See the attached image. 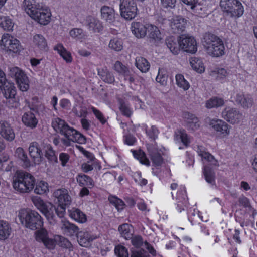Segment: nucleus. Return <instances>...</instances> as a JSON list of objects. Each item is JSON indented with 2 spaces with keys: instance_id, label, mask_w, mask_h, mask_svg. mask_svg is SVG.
<instances>
[{
  "instance_id": "obj_47",
  "label": "nucleus",
  "mask_w": 257,
  "mask_h": 257,
  "mask_svg": "<svg viewBox=\"0 0 257 257\" xmlns=\"http://www.w3.org/2000/svg\"><path fill=\"white\" fill-rule=\"evenodd\" d=\"M14 23L11 19L8 16H0V26L5 30L12 31L14 27Z\"/></svg>"
},
{
  "instance_id": "obj_34",
  "label": "nucleus",
  "mask_w": 257,
  "mask_h": 257,
  "mask_svg": "<svg viewBox=\"0 0 257 257\" xmlns=\"http://www.w3.org/2000/svg\"><path fill=\"white\" fill-rule=\"evenodd\" d=\"M12 228L10 224L4 220H0V240L7 239L11 235Z\"/></svg>"
},
{
  "instance_id": "obj_12",
  "label": "nucleus",
  "mask_w": 257,
  "mask_h": 257,
  "mask_svg": "<svg viewBox=\"0 0 257 257\" xmlns=\"http://www.w3.org/2000/svg\"><path fill=\"white\" fill-rule=\"evenodd\" d=\"M34 236L36 241L43 243L44 246L48 249H53L55 246V240L49 237L48 231L44 228L36 230L34 233Z\"/></svg>"
},
{
  "instance_id": "obj_2",
  "label": "nucleus",
  "mask_w": 257,
  "mask_h": 257,
  "mask_svg": "<svg viewBox=\"0 0 257 257\" xmlns=\"http://www.w3.org/2000/svg\"><path fill=\"white\" fill-rule=\"evenodd\" d=\"M52 126L54 130L64 136L61 142L63 146H73L76 142L84 144L86 142L84 136L73 127H70L64 120L57 117L53 119Z\"/></svg>"
},
{
  "instance_id": "obj_21",
  "label": "nucleus",
  "mask_w": 257,
  "mask_h": 257,
  "mask_svg": "<svg viewBox=\"0 0 257 257\" xmlns=\"http://www.w3.org/2000/svg\"><path fill=\"white\" fill-rule=\"evenodd\" d=\"M101 18L108 24H113L115 20V13L113 8L104 6L100 10Z\"/></svg>"
},
{
  "instance_id": "obj_15",
  "label": "nucleus",
  "mask_w": 257,
  "mask_h": 257,
  "mask_svg": "<svg viewBox=\"0 0 257 257\" xmlns=\"http://www.w3.org/2000/svg\"><path fill=\"white\" fill-rule=\"evenodd\" d=\"M0 136L9 142H12L15 139L14 128L8 121H0Z\"/></svg>"
},
{
  "instance_id": "obj_43",
  "label": "nucleus",
  "mask_w": 257,
  "mask_h": 257,
  "mask_svg": "<svg viewBox=\"0 0 257 257\" xmlns=\"http://www.w3.org/2000/svg\"><path fill=\"white\" fill-rule=\"evenodd\" d=\"M118 231L122 237L128 239L133 235V229L131 225L125 223L119 226Z\"/></svg>"
},
{
  "instance_id": "obj_63",
  "label": "nucleus",
  "mask_w": 257,
  "mask_h": 257,
  "mask_svg": "<svg viewBox=\"0 0 257 257\" xmlns=\"http://www.w3.org/2000/svg\"><path fill=\"white\" fill-rule=\"evenodd\" d=\"M59 160L61 161V164L63 167L66 165L67 163L69 160V156L66 153H61L59 154Z\"/></svg>"
},
{
  "instance_id": "obj_54",
  "label": "nucleus",
  "mask_w": 257,
  "mask_h": 257,
  "mask_svg": "<svg viewBox=\"0 0 257 257\" xmlns=\"http://www.w3.org/2000/svg\"><path fill=\"white\" fill-rule=\"evenodd\" d=\"M134 157L138 159L140 162L147 166H149L150 164V162L149 160L147 158L144 152L142 151H139L138 152H134Z\"/></svg>"
},
{
  "instance_id": "obj_11",
  "label": "nucleus",
  "mask_w": 257,
  "mask_h": 257,
  "mask_svg": "<svg viewBox=\"0 0 257 257\" xmlns=\"http://www.w3.org/2000/svg\"><path fill=\"white\" fill-rule=\"evenodd\" d=\"M179 47L183 51L194 54L197 51V44L195 38L188 35H181L178 38Z\"/></svg>"
},
{
  "instance_id": "obj_45",
  "label": "nucleus",
  "mask_w": 257,
  "mask_h": 257,
  "mask_svg": "<svg viewBox=\"0 0 257 257\" xmlns=\"http://www.w3.org/2000/svg\"><path fill=\"white\" fill-rule=\"evenodd\" d=\"M149 36L150 38L159 41L162 39V34L159 29L155 26L148 24V31Z\"/></svg>"
},
{
  "instance_id": "obj_31",
  "label": "nucleus",
  "mask_w": 257,
  "mask_h": 257,
  "mask_svg": "<svg viewBox=\"0 0 257 257\" xmlns=\"http://www.w3.org/2000/svg\"><path fill=\"white\" fill-rule=\"evenodd\" d=\"M186 123L185 126L190 131H195L200 127L199 121L197 117L192 114H187L186 116Z\"/></svg>"
},
{
  "instance_id": "obj_39",
  "label": "nucleus",
  "mask_w": 257,
  "mask_h": 257,
  "mask_svg": "<svg viewBox=\"0 0 257 257\" xmlns=\"http://www.w3.org/2000/svg\"><path fill=\"white\" fill-rule=\"evenodd\" d=\"M54 50L56 51L67 62H71L72 61V58L71 53L64 47L62 44L59 43L56 45L54 47Z\"/></svg>"
},
{
  "instance_id": "obj_41",
  "label": "nucleus",
  "mask_w": 257,
  "mask_h": 257,
  "mask_svg": "<svg viewBox=\"0 0 257 257\" xmlns=\"http://www.w3.org/2000/svg\"><path fill=\"white\" fill-rule=\"evenodd\" d=\"M244 13V8L242 4L237 1V4L232 6L229 10L227 14L232 17H240Z\"/></svg>"
},
{
  "instance_id": "obj_27",
  "label": "nucleus",
  "mask_w": 257,
  "mask_h": 257,
  "mask_svg": "<svg viewBox=\"0 0 257 257\" xmlns=\"http://www.w3.org/2000/svg\"><path fill=\"white\" fill-rule=\"evenodd\" d=\"M23 123L27 127L34 128L38 124V119L35 114L31 111L25 112L22 117Z\"/></svg>"
},
{
  "instance_id": "obj_24",
  "label": "nucleus",
  "mask_w": 257,
  "mask_h": 257,
  "mask_svg": "<svg viewBox=\"0 0 257 257\" xmlns=\"http://www.w3.org/2000/svg\"><path fill=\"white\" fill-rule=\"evenodd\" d=\"M32 45L36 50L44 51L47 48V43L45 38L41 34H36L32 36Z\"/></svg>"
},
{
  "instance_id": "obj_51",
  "label": "nucleus",
  "mask_w": 257,
  "mask_h": 257,
  "mask_svg": "<svg viewBox=\"0 0 257 257\" xmlns=\"http://www.w3.org/2000/svg\"><path fill=\"white\" fill-rule=\"evenodd\" d=\"M114 69L120 74L125 76L130 73L128 69L121 62L116 61L113 66Z\"/></svg>"
},
{
  "instance_id": "obj_6",
  "label": "nucleus",
  "mask_w": 257,
  "mask_h": 257,
  "mask_svg": "<svg viewBox=\"0 0 257 257\" xmlns=\"http://www.w3.org/2000/svg\"><path fill=\"white\" fill-rule=\"evenodd\" d=\"M35 178L31 174L27 172L16 173L13 179L14 189L21 193H29L34 188Z\"/></svg>"
},
{
  "instance_id": "obj_23",
  "label": "nucleus",
  "mask_w": 257,
  "mask_h": 257,
  "mask_svg": "<svg viewBox=\"0 0 257 257\" xmlns=\"http://www.w3.org/2000/svg\"><path fill=\"white\" fill-rule=\"evenodd\" d=\"M86 22L88 29L90 32L99 33L103 29L102 22L96 18L89 16L86 18Z\"/></svg>"
},
{
  "instance_id": "obj_38",
  "label": "nucleus",
  "mask_w": 257,
  "mask_h": 257,
  "mask_svg": "<svg viewBox=\"0 0 257 257\" xmlns=\"http://www.w3.org/2000/svg\"><path fill=\"white\" fill-rule=\"evenodd\" d=\"M69 215L72 219L79 223H83L87 221L86 215L79 209L72 208Z\"/></svg>"
},
{
  "instance_id": "obj_19",
  "label": "nucleus",
  "mask_w": 257,
  "mask_h": 257,
  "mask_svg": "<svg viewBox=\"0 0 257 257\" xmlns=\"http://www.w3.org/2000/svg\"><path fill=\"white\" fill-rule=\"evenodd\" d=\"M29 154L35 164H39L43 158V153L39 145L36 142H32L28 148Z\"/></svg>"
},
{
  "instance_id": "obj_30",
  "label": "nucleus",
  "mask_w": 257,
  "mask_h": 257,
  "mask_svg": "<svg viewBox=\"0 0 257 257\" xmlns=\"http://www.w3.org/2000/svg\"><path fill=\"white\" fill-rule=\"evenodd\" d=\"M61 228L64 233L70 236L78 235L79 232L78 228L75 225L64 219L61 221Z\"/></svg>"
},
{
  "instance_id": "obj_20",
  "label": "nucleus",
  "mask_w": 257,
  "mask_h": 257,
  "mask_svg": "<svg viewBox=\"0 0 257 257\" xmlns=\"http://www.w3.org/2000/svg\"><path fill=\"white\" fill-rule=\"evenodd\" d=\"M15 158L24 168L30 166L31 162L25 150L21 147H17L14 152Z\"/></svg>"
},
{
  "instance_id": "obj_40",
  "label": "nucleus",
  "mask_w": 257,
  "mask_h": 257,
  "mask_svg": "<svg viewBox=\"0 0 257 257\" xmlns=\"http://www.w3.org/2000/svg\"><path fill=\"white\" fill-rule=\"evenodd\" d=\"M135 65L142 72L146 73L150 69V65L149 62L144 58L137 57L136 58Z\"/></svg>"
},
{
  "instance_id": "obj_8",
  "label": "nucleus",
  "mask_w": 257,
  "mask_h": 257,
  "mask_svg": "<svg viewBox=\"0 0 257 257\" xmlns=\"http://www.w3.org/2000/svg\"><path fill=\"white\" fill-rule=\"evenodd\" d=\"M9 75L14 77L19 89L23 92L27 91L29 88V80L25 72L18 67L9 68Z\"/></svg>"
},
{
  "instance_id": "obj_52",
  "label": "nucleus",
  "mask_w": 257,
  "mask_h": 257,
  "mask_svg": "<svg viewBox=\"0 0 257 257\" xmlns=\"http://www.w3.org/2000/svg\"><path fill=\"white\" fill-rule=\"evenodd\" d=\"M45 157L50 161L52 162H57V157L55 154V151L53 150L52 147L50 145H47L46 147L45 150Z\"/></svg>"
},
{
  "instance_id": "obj_10",
  "label": "nucleus",
  "mask_w": 257,
  "mask_h": 257,
  "mask_svg": "<svg viewBox=\"0 0 257 257\" xmlns=\"http://www.w3.org/2000/svg\"><path fill=\"white\" fill-rule=\"evenodd\" d=\"M119 9L121 17L125 20H132L137 15L138 9L134 0H120Z\"/></svg>"
},
{
  "instance_id": "obj_22",
  "label": "nucleus",
  "mask_w": 257,
  "mask_h": 257,
  "mask_svg": "<svg viewBox=\"0 0 257 257\" xmlns=\"http://www.w3.org/2000/svg\"><path fill=\"white\" fill-rule=\"evenodd\" d=\"M131 30L136 37L143 38L147 34L148 24H144L139 22H133L131 24Z\"/></svg>"
},
{
  "instance_id": "obj_55",
  "label": "nucleus",
  "mask_w": 257,
  "mask_h": 257,
  "mask_svg": "<svg viewBox=\"0 0 257 257\" xmlns=\"http://www.w3.org/2000/svg\"><path fill=\"white\" fill-rule=\"evenodd\" d=\"M156 80L158 83H159L161 85L163 86L167 84V76L165 70L163 69H159Z\"/></svg>"
},
{
  "instance_id": "obj_33",
  "label": "nucleus",
  "mask_w": 257,
  "mask_h": 257,
  "mask_svg": "<svg viewBox=\"0 0 257 257\" xmlns=\"http://www.w3.org/2000/svg\"><path fill=\"white\" fill-rule=\"evenodd\" d=\"M34 193L38 195L47 194L49 192V185L44 180H38L35 184Z\"/></svg>"
},
{
  "instance_id": "obj_61",
  "label": "nucleus",
  "mask_w": 257,
  "mask_h": 257,
  "mask_svg": "<svg viewBox=\"0 0 257 257\" xmlns=\"http://www.w3.org/2000/svg\"><path fill=\"white\" fill-rule=\"evenodd\" d=\"M91 109L97 118L99 119L102 124L105 123L106 120L101 112L94 107H92Z\"/></svg>"
},
{
  "instance_id": "obj_42",
  "label": "nucleus",
  "mask_w": 257,
  "mask_h": 257,
  "mask_svg": "<svg viewBox=\"0 0 257 257\" xmlns=\"http://www.w3.org/2000/svg\"><path fill=\"white\" fill-rule=\"evenodd\" d=\"M174 139L176 141H180L185 146L188 145L190 142L189 137L183 129H178L175 131Z\"/></svg>"
},
{
  "instance_id": "obj_35",
  "label": "nucleus",
  "mask_w": 257,
  "mask_h": 257,
  "mask_svg": "<svg viewBox=\"0 0 257 257\" xmlns=\"http://www.w3.org/2000/svg\"><path fill=\"white\" fill-rule=\"evenodd\" d=\"M203 175L206 181L212 187L216 186L215 172L207 166H204Z\"/></svg>"
},
{
  "instance_id": "obj_36",
  "label": "nucleus",
  "mask_w": 257,
  "mask_h": 257,
  "mask_svg": "<svg viewBox=\"0 0 257 257\" xmlns=\"http://www.w3.org/2000/svg\"><path fill=\"white\" fill-rule=\"evenodd\" d=\"M97 71L98 75L105 82L111 84L114 82V76L106 68L98 69Z\"/></svg>"
},
{
  "instance_id": "obj_13",
  "label": "nucleus",
  "mask_w": 257,
  "mask_h": 257,
  "mask_svg": "<svg viewBox=\"0 0 257 257\" xmlns=\"http://www.w3.org/2000/svg\"><path fill=\"white\" fill-rule=\"evenodd\" d=\"M209 125L222 138H226L230 134L231 126L221 119H212L209 122Z\"/></svg>"
},
{
  "instance_id": "obj_48",
  "label": "nucleus",
  "mask_w": 257,
  "mask_h": 257,
  "mask_svg": "<svg viewBox=\"0 0 257 257\" xmlns=\"http://www.w3.org/2000/svg\"><path fill=\"white\" fill-rule=\"evenodd\" d=\"M77 182L80 185L93 186L94 183L92 179L84 174H79L76 177Z\"/></svg>"
},
{
  "instance_id": "obj_1",
  "label": "nucleus",
  "mask_w": 257,
  "mask_h": 257,
  "mask_svg": "<svg viewBox=\"0 0 257 257\" xmlns=\"http://www.w3.org/2000/svg\"><path fill=\"white\" fill-rule=\"evenodd\" d=\"M54 201L57 206L52 203L45 202L38 196L31 197L32 201L36 208L43 214L48 221L53 224L55 220V214L60 218L63 217L66 212V207L72 202V198L67 189L59 188L55 190L52 194Z\"/></svg>"
},
{
  "instance_id": "obj_62",
  "label": "nucleus",
  "mask_w": 257,
  "mask_h": 257,
  "mask_svg": "<svg viewBox=\"0 0 257 257\" xmlns=\"http://www.w3.org/2000/svg\"><path fill=\"white\" fill-rule=\"evenodd\" d=\"M147 135L152 139H155L158 135V130L155 126H152L146 132Z\"/></svg>"
},
{
  "instance_id": "obj_44",
  "label": "nucleus",
  "mask_w": 257,
  "mask_h": 257,
  "mask_svg": "<svg viewBox=\"0 0 257 257\" xmlns=\"http://www.w3.org/2000/svg\"><path fill=\"white\" fill-rule=\"evenodd\" d=\"M210 76L215 77L218 80H224L228 75L226 70L223 68H215L210 70Z\"/></svg>"
},
{
  "instance_id": "obj_50",
  "label": "nucleus",
  "mask_w": 257,
  "mask_h": 257,
  "mask_svg": "<svg viewBox=\"0 0 257 257\" xmlns=\"http://www.w3.org/2000/svg\"><path fill=\"white\" fill-rule=\"evenodd\" d=\"M237 0H220V6L221 10L227 14L229 10L235 4H237Z\"/></svg>"
},
{
  "instance_id": "obj_32",
  "label": "nucleus",
  "mask_w": 257,
  "mask_h": 257,
  "mask_svg": "<svg viewBox=\"0 0 257 257\" xmlns=\"http://www.w3.org/2000/svg\"><path fill=\"white\" fill-rule=\"evenodd\" d=\"M225 102L223 98L214 96L206 100L205 106L207 109L217 108L224 105Z\"/></svg>"
},
{
  "instance_id": "obj_18",
  "label": "nucleus",
  "mask_w": 257,
  "mask_h": 257,
  "mask_svg": "<svg viewBox=\"0 0 257 257\" xmlns=\"http://www.w3.org/2000/svg\"><path fill=\"white\" fill-rule=\"evenodd\" d=\"M187 25V20L180 16H174L170 20V26L175 33L183 32Z\"/></svg>"
},
{
  "instance_id": "obj_14",
  "label": "nucleus",
  "mask_w": 257,
  "mask_h": 257,
  "mask_svg": "<svg viewBox=\"0 0 257 257\" xmlns=\"http://www.w3.org/2000/svg\"><path fill=\"white\" fill-rule=\"evenodd\" d=\"M222 117L227 122L234 124L240 121L242 114L237 108L227 106L222 111Z\"/></svg>"
},
{
  "instance_id": "obj_29",
  "label": "nucleus",
  "mask_w": 257,
  "mask_h": 257,
  "mask_svg": "<svg viewBox=\"0 0 257 257\" xmlns=\"http://www.w3.org/2000/svg\"><path fill=\"white\" fill-rule=\"evenodd\" d=\"M236 102L244 109L251 108L253 104V99L249 96H244L242 94H237L235 97Z\"/></svg>"
},
{
  "instance_id": "obj_56",
  "label": "nucleus",
  "mask_w": 257,
  "mask_h": 257,
  "mask_svg": "<svg viewBox=\"0 0 257 257\" xmlns=\"http://www.w3.org/2000/svg\"><path fill=\"white\" fill-rule=\"evenodd\" d=\"M115 253L118 257H128V253L127 249L121 245L115 246Z\"/></svg>"
},
{
  "instance_id": "obj_17",
  "label": "nucleus",
  "mask_w": 257,
  "mask_h": 257,
  "mask_svg": "<svg viewBox=\"0 0 257 257\" xmlns=\"http://www.w3.org/2000/svg\"><path fill=\"white\" fill-rule=\"evenodd\" d=\"M148 151L151 159L156 166L160 165L163 162L161 155L163 152L161 149H159L156 144H149L147 146Z\"/></svg>"
},
{
  "instance_id": "obj_53",
  "label": "nucleus",
  "mask_w": 257,
  "mask_h": 257,
  "mask_svg": "<svg viewBox=\"0 0 257 257\" xmlns=\"http://www.w3.org/2000/svg\"><path fill=\"white\" fill-rule=\"evenodd\" d=\"M70 36L74 39L81 40L85 37L84 33L82 29L73 28L69 31Z\"/></svg>"
},
{
  "instance_id": "obj_28",
  "label": "nucleus",
  "mask_w": 257,
  "mask_h": 257,
  "mask_svg": "<svg viewBox=\"0 0 257 257\" xmlns=\"http://www.w3.org/2000/svg\"><path fill=\"white\" fill-rule=\"evenodd\" d=\"M170 188L172 190L177 189V191L176 193L174 192H171V195L173 199L176 198L177 200H182L185 202V199L187 198L186 192L184 186H181L178 188V185L176 183H172L171 184Z\"/></svg>"
},
{
  "instance_id": "obj_9",
  "label": "nucleus",
  "mask_w": 257,
  "mask_h": 257,
  "mask_svg": "<svg viewBox=\"0 0 257 257\" xmlns=\"http://www.w3.org/2000/svg\"><path fill=\"white\" fill-rule=\"evenodd\" d=\"M0 88L3 96L7 100V103L9 107L12 108L18 107L19 103L18 99L15 97L17 90L14 83L8 81Z\"/></svg>"
},
{
  "instance_id": "obj_49",
  "label": "nucleus",
  "mask_w": 257,
  "mask_h": 257,
  "mask_svg": "<svg viewBox=\"0 0 257 257\" xmlns=\"http://www.w3.org/2000/svg\"><path fill=\"white\" fill-rule=\"evenodd\" d=\"M109 48L115 51H121L123 48L122 40L117 38L111 39L109 43Z\"/></svg>"
},
{
  "instance_id": "obj_59",
  "label": "nucleus",
  "mask_w": 257,
  "mask_h": 257,
  "mask_svg": "<svg viewBox=\"0 0 257 257\" xmlns=\"http://www.w3.org/2000/svg\"><path fill=\"white\" fill-rule=\"evenodd\" d=\"M176 0H160V5L162 8L170 9L175 7Z\"/></svg>"
},
{
  "instance_id": "obj_37",
  "label": "nucleus",
  "mask_w": 257,
  "mask_h": 257,
  "mask_svg": "<svg viewBox=\"0 0 257 257\" xmlns=\"http://www.w3.org/2000/svg\"><path fill=\"white\" fill-rule=\"evenodd\" d=\"M166 44L167 48L172 54L174 55L179 54L181 49L178 44V40L177 42L174 37H170L166 39Z\"/></svg>"
},
{
  "instance_id": "obj_57",
  "label": "nucleus",
  "mask_w": 257,
  "mask_h": 257,
  "mask_svg": "<svg viewBox=\"0 0 257 257\" xmlns=\"http://www.w3.org/2000/svg\"><path fill=\"white\" fill-rule=\"evenodd\" d=\"M119 108L122 114L127 117H130L133 113V111L130 107L122 101L119 102Z\"/></svg>"
},
{
  "instance_id": "obj_26",
  "label": "nucleus",
  "mask_w": 257,
  "mask_h": 257,
  "mask_svg": "<svg viewBox=\"0 0 257 257\" xmlns=\"http://www.w3.org/2000/svg\"><path fill=\"white\" fill-rule=\"evenodd\" d=\"M95 236L86 231H80L77 235L78 242L83 247H87L90 242L95 239Z\"/></svg>"
},
{
  "instance_id": "obj_58",
  "label": "nucleus",
  "mask_w": 257,
  "mask_h": 257,
  "mask_svg": "<svg viewBox=\"0 0 257 257\" xmlns=\"http://www.w3.org/2000/svg\"><path fill=\"white\" fill-rule=\"evenodd\" d=\"M109 199L110 203L113 204L118 210L123 209L124 203L121 199L115 196L110 197Z\"/></svg>"
},
{
  "instance_id": "obj_64",
  "label": "nucleus",
  "mask_w": 257,
  "mask_h": 257,
  "mask_svg": "<svg viewBox=\"0 0 257 257\" xmlns=\"http://www.w3.org/2000/svg\"><path fill=\"white\" fill-rule=\"evenodd\" d=\"M238 201L240 205L246 208L252 209L249 200L247 197L245 196H241L239 198Z\"/></svg>"
},
{
  "instance_id": "obj_4",
  "label": "nucleus",
  "mask_w": 257,
  "mask_h": 257,
  "mask_svg": "<svg viewBox=\"0 0 257 257\" xmlns=\"http://www.w3.org/2000/svg\"><path fill=\"white\" fill-rule=\"evenodd\" d=\"M202 44L207 55L218 58L225 54V46L223 41L212 34H206L202 40Z\"/></svg>"
},
{
  "instance_id": "obj_25",
  "label": "nucleus",
  "mask_w": 257,
  "mask_h": 257,
  "mask_svg": "<svg viewBox=\"0 0 257 257\" xmlns=\"http://www.w3.org/2000/svg\"><path fill=\"white\" fill-rule=\"evenodd\" d=\"M189 63L191 68L198 73H203L205 70V66L202 59L192 57L189 59Z\"/></svg>"
},
{
  "instance_id": "obj_16",
  "label": "nucleus",
  "mask_w": 257,
  "mask_h": 257,
  "mask_svg": "<svg viewBox=\"0 0 257 257\" xmlns=\"http://www.w3.org/2000/svg\"><path fill=\"white\" fill-rule=\"evenodd\" d=\"M194 149L198 156L201 158L202 161L205 160L212 166H219V164L218 161L213 156L206 151L204 147L201 145H197L196 147H194Z\"/></svg>"
},
{
  "instance_id": "obj_7",
  "label": "nucleus",
  "mask_w": 257,
  "mask_h": 257,
  "mask_svg": "<svg viewBox=\"0 0 257 257\" xmlns=\"http://www.w3.org/2000/svg\"><path fill=\"white\" fill-rule=\"evenodd\" d=\"M0 48L8 54L19 53L22 49L20 41L8 33L4 34L1 37Z\"/></svg>"
},
{
  "instance_id": "obj_3",
  "label": "nucleus",
  "mask_w": 257,
  "mask_h": 257,
  "mask_svg": "<svg viewBox=\"0 0 257 257\" xmlns=\"http://www.w3.org/2000/svg\"><path fill=\"white\" fill-rule=\"evenodd\" d=\"M23 6L29 16L39 24L46 25L50 22L52 13L48 6L41 5L35 0H24Z\"/></svg>"
},
{
  "instance_id": "obj_46",
  "label": "nucleus",
  "mask_w": 257,
  "mask_h": 257,
  "mask_svg": "<svg viewBox=\"0 0 257 257\" xmlns=\"http://www.w3.org/2000/svg\"><path fill=\"white\" fill-rule=\"evenodd\" d=\"M175 81L177 86L184 91L188 90L190 87L189 82L185 79L182 74H176L175 76Z\"/></svg>"
},
{
  "instance_id": "obj_5",
  "label": "nucleus",
  "mask_w": 257,
  "mask_h": 257,
  "mask_svg": "<svg viewBox=\"0 0 257 257\" xmlns=\"http://www.w3.org/2000/svg\"><path fill=\"white\" fill-rule=\"evenodd\" d=\"M18 217L21 224L31 230H36L43 226V219L36 211L29 209H22L18 213Z\"/></svg>"
},
{
  "instance_id": "obj_60",
  "label": "nucleus",
  "mask_w": 257,
  "mask_h": 257,
  "mask_svg": "<svg viewBox=\"0 0 257 257\" xmlns=\"http://www.w3.org/2000/svg\"><path fill=\"white\" fill-rule=\"evenodd\" d=\"M133 178L135 181L139 185L142 186L147 184V180L143 178L140 172H136L133 175Z\"/></svg>"
}]
</instances>
